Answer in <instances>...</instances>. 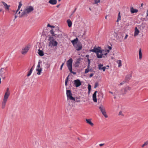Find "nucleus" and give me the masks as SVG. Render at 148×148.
<instances>
[{
	"instance_id": "nucleus-1",
	"label": "nucleus",
	"mask_w": 148,
	"mask_h": 148,
	"mask_svg": "<svg viewBox=\"0 0 148 148\" xmlns=\"http://www.w3.org/2000/svg\"><path fill=\"white\" fill-rule=\"evenodd\" d=\"M90 51L96 53L97 57L98 58H101L105 57L107 55L104 50H102L101 48H94L93 49L90 50Z\"/></svg>"
},
{
	"instance_id": "nucleus-2",
	"label": "nucleus",
	"mask_w": 148,
	"mask_h": 148,
	"mask_svg": "<svg viewBox=\"0 0 148 148\" xmlns=\"http://www.w3.org/2000/svg\"><path fill=\"white\" fill-rule=\"evenodd\" d=\"M34 10V7L32 6L27 7L23 10L21 13V17L28 14L32 11Z\"/></svg>"
},
{
	"instance_id": "nucleus-3",
	"label": "nucleus",
	"mask_w": 148,
	"mask_h": 148,
	"mask_svg": "<svg viewBox=\"0 0 148 148\" xmlns=\"http://www.w3.org/2000/svg\"><path fill=\"white\" fill-rule=\"evenodd\" d=\"M49 45L51 47H55L58 45L57 42L55 41L53 36H51L49 37Z\"/></svg>"
},
{
	"instance_id": "nucleus-4",
	"label": "nucleus",
	"mask_w": 148,
	"mask_h": 148,
	"mask_svg": "<svg viewBox=\"0 0 148 148\" xmlns=\"http://www.w3.org/2000/svg\"><path fill=\"white\" fill-rule=\"evenodd\" d=\"M66 95L68 99L72 101H75V99L72 96L71 91L70 90H66Z\"/></svg>"
},
{
	"instance_id": "nucleus-5",
	"label": "nucleus",
	"mask_w": 148,
	"mask_h": 148,
	"mask_svg": "<svg viewBox=\"0 0 148 148\" xmlns=\"http://www.w3.org/2000/svg\"><path fill=\"white\" fill-rule=\"evenodd\" d=\"M99 108L100 111L101 112L103 115L104 116L105 118H107L108 116L106 114V112L105 111V108L104 106L101 105L99 107Z\"/></svg>"
},
{
	"instance_id": "nucleus-6",
	"label": "nucleus",
	"mask_w": 148,
	"mask_h": 148,
	"mask_svg": "<svg viewBox=\"0 0 148 148\" xmlns=\"http://www.w3.org/2000/svg\"><path fill=\"white\" fill-rule=\"evenodd\" d=\"M72 63L73 60L72 58H70L69 60L67 61L66 64L69 69H70L71 70V69L72 68Z\"/></svg>"
},
{
	"instance_id": "nucleus-7",
	"label": "nucleus",
	"mask_w": 148,
	"mask_h": 148,
	"mask_svg": "<svg viewBox=\"0 0 148 148\" xmlns=\"http://www.w3.org/2000/svg\"><path fill=\"white\" fill-rule=\"evenodd\" d=\"M82 83L79 79H77L74 81V84L76 87L79 86L81 85Z\"/></svg>"
},
{
	"instance_id": "nucleus-8",
	"label": "nucleus",
	"mask_w": 148,
	"mask_h": 148,
	"mask_svg": "<svg viewBox=\"0 0 148 148\" xmlns=\"http://www.w3.org/2000/svg\"><path fill=\"white\" fill-rule=\"evenodd\" d=\"M77 51H79L82 49V45L81 43H79L74 46Z\"/></svg>"
},
{
	"instance_id": "nucleus-9",
	"label": "nucleus",
	"mask_w": 148,
	"mask_h": 148,
	"mask_svg": "<svg viewBox=\"0 0 148 148\" xmlns=\"http://www.w3.org/2000/svg\"><path fill=\"white\" fill-rule=\"evenodd\" d=\"M29 49V47L28 46H26L25 47L23 48L21 51V53L22 54L25 55L26 54L28 51Z\"/></svg>"
},
{
	"instance_id": "nucleus-10",
	"label": "nucleus",
	"mask_w": 148,
	"mask_h": 148,
	"mask_svg": "<svg viewBox=\"0 0 148 148\" xmlns=\"http://www.w3.org/2000/svg\"><path fill=\"white\" fill-rule=\"evenodd\" d=\"M131 88L129 86H127L124 88L122 89V92L123 94H126L127 92L129 90H130Z\"/></svg>"
},
{
	"instance_id": "nucleus-11",
	"label": "nucleus",
	"mask_w": 148,
	"mask_h": 148,
	"mask_svg": "<svg viewBox=\"0 0 148 148\" xmlns=\"http://www.w3.org/2000/svg\"><path fill=\"white\" fill-rule=\"evenodd\" d=\"M140 29L143 30H146L147 28V25L145 24H143L140 25Z\"/></svg>"
},
{
	"instance_id": "nucleus-12",
	"label": "nucleus",
	"mask_w": 148,
	"mask_h": 148,
	"mask_svg": "<svg viewBox=\"0 0 148 148\" xmlns=\"http://www.w3.org/2000/svg\"><path fill=\"white\" fill-rule=\"evenodd\" d=\"M103 66V64H99V65H98L99 69L100 70H103V71H105L106 68L105 67Z\"/></svg>"
},
{
	"instance_id": "nucleus-13",
	"label": "nucleus",
	"mask_w": 148,
	"mask_h": 148,
	"mask_svg": "<svg viewBox=\"0 0 148 148\" xmlns=\"http://www.w3.org/2000/svg\"><path fill=\"white\" fill-rule=\"evenodd\" d=\"M78 39L76 38L75 39H74L73 40L71 41V42L73 45V46H74L77 43V42L78 41Z\"/></svg>"
},
{
	"instance_id": "nucleus-14",
	"label": "nucleus",
	"mask_w": 148,
	"mask_h": 148,
	"mask_svg": "<svg viewBox=\"0 0 148 148\" xmlns=\"http://www.w3.org/2000/svg\"><path fill=\"white\" fill-rule=\"evenodd\" d=\"M97 91H95L92 95V98L93 101L95 102H97V99L96 98V94Z\"/></svg>"
},
{
	"instance_id": "nucleus-15",
	"label": "nucleus",
	"mask_w": 148,
	"mask_h": 148,
	"mask_svg": "<svg viewBox=\"0 0 148 148\" xmlns=\"http://www.w3.org/2000/svg\"><path fill=\"white\" fill-rule=\"evenodd\" d=\"M2 3H3L5 9L7 10H9L10 5H8L6 3L2 1Z\"/></svg>"
},
{
	"instance_id": "nucleus-16",
	"label": "nucleus",
	"mask_w": 148,
	"mask_h": 148,
	"mask_svg": "<svg viewBox=\"0 0 148 148\" xmlns=\"http://www.w3.org/2000/svg\"><path fill=\"white\" fill-rule=\"evenodd\" d=\"M57 3V0H50L49 1V3L52 5L56 4Z\"/></svg>"
},
{
	"instance_id": "nucleus-17",
	"label": "nucleus",
	"mask_w": 148,
	"mask_h": 148,
	"mask_svg": "<svg viewBox=\"0 0 148 148\" xmlns=\"http://www.w3.org/2000/svg\"><path fill=\"white\" fill-rule=\"evenodd\" d=\"M7 101L3 100L1 104V108L3 109L5 108Z\"/></svg>"
},
{
	"instance_id": "nucleus-18",
	"label": "nucleus",
	"mask_w": 148,
	"mask_h": 148,
	"mask_svg": "<svg viewBox=\"0 0 148 148\" xmlns=\"http://www.w3.org/2000/svg\"><path fill=\"white\" fill-rule=\"evenodd\" d=\"M5 68H1L0 69V75L2 76L5 73Z\"/></svg>"
},
{
	"instance_id": "nucleus-19",
	"label": "nucleus",
	"mask_w": 148,
	"mask_h": 148,
	"mask_svg": "<svg viewBox=\"0 0 148 148\" xmlns=\"http://www.w3.org/2000/svg\"><path fill=\"white\" fill-rule=\"evenodd\" d=\"M10 93H5L3 99V100H5V101H7L8 99V97L10 95Z\"/></svg>"
},
{
	"instance_id": "nucleus-20",
	"label": "nucleus",
	"mask_w": 148,
	"mask_h": 148,
	"mask_svg": "<svg viewBox=\"0 0 148 148\" xmlns=\"http://www.w3.org/2000/svg\"><path fill=\"white\" fill-rule=\"evenodd\" d=\"M130 12L132 13H136L138 12V10L136 9H134L133 7L130 8Z\"/></svg>"
},
{
	"instance_id": "nucleus-21",
	"label": "nucleus",
	"mask_w": 148,
	"mask_h": 148,
	"mask_svg": "<svg viewBox=\"0 0 148 148\" xmlns=\"http://www.w3.org/2000/svg\"><path fill=\"white\" fill-rule=\"evenodd\" d=\"M86 122L91 126H92L93 125V123L91 122L90 119H86Z\"/></svg>"
},
{
	"instance_id": "nucleus-22",
	"label": "nucleus",
	"mask_w": 148,
	"mask_h": 148,
	"mask_svg": "<svg viewBox=\"0 0 148 148\" xmlns=\"http://www.w3.org/2000/svg\"><path fill=\"white\" fill-rule=\"evenodd\" d=\"M36 70L38 72L37 73V75H40L42 70V68H36Z\"/></svg>"
},
{
	"instance_id": "nucleus-23",
	"label": "nucleus",
	"mask_w": 148,
	"mask_h": 148,
	"mask_svg": "<svg viewBox=\"0 0 148 148\" xmlns=\"http://www.w3.org/2000/svg\"><path fill=\"white\" fill-rule=\"evenodd\" d=\"M67 22L69 27H71L72 24L71 21L70 19H68L67 21Z\"/></svg>"
},
{
	"instance_id": "nucleus-24",
	"label": "nucleus",
	"mask_w": 148,
	"mask_h": 148,
	"mask_svg": "<svg viewBox=\"0 0 148 148\" xmlns=\"http://www.w3.org/2000/svg\"><path fill=\"white\" fill-rule=\"evenodd\" d=\"M139 33V31L138 29L136 27L135 28V30L134 36H136L138 35V34Z\"/></svg>"
},
{
	"instance_id": "nucleus-25",
	"label": "nucleus",
	"mask_w": 148,
	"mask_h": 148,
	"mask_svg": "<svg viewBox=\"0 0 148 148\" xmlns=\"http://www.w3.org/2000/svg\"><path fill=\"white\" fill-rule=\"evenodd\" d=\"M139 59L140 60L142 58V53L141 48H140L139 50Z\"/></svg>"
},
{
	"instance_id": "nucleus-26",
	"label": "nucleus",
	"mask_w": 148,
	"mask_h": 148,
	"mask_svg": "<svg viewBox=\"0 0 148 148\" xmlns=\"http://www.w3.org/2000/svg\"><path fill=\"white\" fill-rule=\"evenodd\" d=\"M118 64V67H120L122 66V61L120 60H118L116 62Z\"/></svg>"
},
{
	"instance_id": "nucleus-27",
	"label": "nucleus",
	"mask_w": 148,
	"mask_h": 148,
	"mask_svg": "<svg viewBox=\"0 0 148 148\" xmlns=\"http://www.w3.org/2000/svg\"><path fill=\"white\" fill-rule=\"evenodd\" d=\"M38 54L40 56H42L44 55V54L42 51L40 50V49L38 50Z\"/></svg>"
},
{
	"instance_id": "nucleus-28",
	"label": "nucleus",
	"mask_w": 148,
	"mask_h": 148,
	"mask_svg": "<svg viewBox=\"0 0 148 148\" xmlns=\"http://www.w3.org/2000/svg\"><path fill=\"white\" fill-rule=\"evenodd\" d=\"M33 68L32 67L30 69V70L29 71V72L27 74V76L28 77H29L30 75L31 74H32V71H33Z\"/></svg>"
},
{
	"instance_id": "nucleus-29",
	"label": "nucleus",
	"mask_w": 148,
	"mask_h": 148,
	"mask_svg": "<svg viewBox=\"0 0 148 148\" xmlns=\"http://www.w3.org/2000/svg\"><path fill=\"white\" fill-rule=\"evenodd\" d=\"M131 76L130 75H127L126 77V79L127 80H128L130 79Z\"/></svg>"
},
{
	"instance_id": "nucleus-30",
	"label": "nucleus",
	"mask_w": 148,
	"mask_h": 148,
	"mask_svg": "<svg viewBox=\"0 0 148 148\" xmlns=\"http://www.w3.org/2000/svg\"><path fill=\"white\" fill-rule=\"evenodd\" d=\"M121 16H120V12H119L118 14L117 21H120L121 20Z\"/></svg>"
},
{
	"instance_id": "nucleus-31",
	"label": "nucleus",
	"mask_w": 148,
	"mask_h": 148,
	"mask_svg": "<svg viewBox=\"0 0 148 148\" xmlns=\"http://www.w3.org/2000/svg\"><path fill=\"white\" fill-rule=\"evenodd\" d=\"M148 144V141L145 142L144 143L142 146V147H143L144 146L147 145Z\"/></svg>"
},
{
	"instance_id": "nucleus-32",
	"label": "nucleus",
	"mask_w": 148,
	"mask_h": 148,
	"mask_svg": "<svg viewBox=\"0 0 148 148\" xmlns=\"http://www.w3.org/2000/svg\"><path fill=\"white\" fill-rule=\"evenodd\" d=\"M50 32L52 34V36H54L55 37H56V34H54V33L53 32V30H51L50 31Z\"/></svg>"
},
{
	"instance_id": "nucleus-33",
	"label": "nucleus",
	"mask_w": 148,
	"mask_h": 148,
	"mask_svg": "<svg viewBox=\"0 0 148 148\" xmlns=\"http://www.w3.org/2000/svg\"><path fill=\"white\" fill-rule=\"evenodd\" d=\"M88 92H89L91 90V86L89 84L88 85Z\"/></svg>"
},
{
	"instance_id": "nucleus-34",
	"label": "nucleus",
	"mask_w": 148,
	"mask_h": 148,
	"mask_svg": "<svg viewBox=\"0 0 148 148\" xmlns=\"http://www.w3.org/2000/svg\"><path fill=\"white\" fill-rule=\"evenodd\" d=\"M147 15L146 16L145 18V20L146 21H148V10L147 11Z\"/></svg>"
},
{
	"instance_id": "nucleus-35",
	"label": "nucleus",
	"mask_w": 148,
	"mask_h": 148,
	"mask_svg": "<svg viewBox=\"0 0 148 148\" xmlns=\"http://www.w3.org/2000/svg\"><path fill=\"white\" fill-rule=\"evenodd\" d=\"M56 37H58L59 38H61L62 37V35L61 34H60L58 35L56 34Z\"/></svg>"
},
{
	"instance_id": "nucleus-36",
	"label": "nucleus",
	"mask_w": 148,
	"mask_h": 148,
	"mask_svg": "<svg viewBox=\"0 0 148 148\" xmlns=\"http://www.w3.org/2000/svg\"><path fill=\"white\" fill-rule=\"evenodd\" d=\"M69 70L70 71L71 73H72L73 74L75 75V74H76V72H74L72 71V68L71 69V70L70 69H69Z\"/></svg>"
},
{
	"instance_id": "nucleus-37",
	"label": "nucleus",
	"mask_w": 148,
	"mask_h": 148,
	"mask_svg": "<svg viewBox=\"0 0 148 148\" xmlns=\"http://www.w3.org/2000/svg\"><path fill=\"white\" fill-rule=\"evenodd\" d=\"M40 61H39L38 62V64L36 68H41L40 67Z\"/></svg>"
},
{
	"instance_id": "nucleus-38",
	"label": "nucleus",
	"mask_w": 148,
	"mask_h": 148,
	"mask_svg": "<svg viewBox=\"0 0 148 148\" xmlns=\"http://www.w3.org/2000/svg\"><path fill=\"white\" fill-rule=\"evenodd\" d=\"M98 85H99V84H98V82H96L95 84L94 87V88H96L98 86Z\"/></svg>"
},
{
	"instance_id": "nucleus-39",
	"label": "nucleus",
	"mask_w": 148,
	"mask_h": 148,
	"mask_svg": "<svg viewBox=\"0 0 148 148\" xmlns=\"http://www.w3.org/2000/svg\"><path fill=\"white\" fill-rule=\"evenodd\" d=\"M80 60V59H78L76 61L75 64H78L80 63L79 61Z\"/></svg>"
},
{
	"instance_id": "nucleus-40",
	"label": "nucleus",
	"mask_w": 148,
	"mask_h": 148,
	"mask_svg": "<svg viewBox=\"0 0 148 148\" xmlns=\"http://www.w3.org/2000/svg\"><path fill=\"white\" fill-rule=\"evenodd\" d=\"M89 70L88 69H86L85 70V73H87L89 72Z\"/></svg>"
},
{
	"instance_id": "nucleus-41",
	"label": "nucleus",
	"mask_w": 148,
	"mask_h": 148,
	"mask_svg": "<svg viewBox=\"0 0 148 148\" xmlns=\"http://www.w3.org/2000/svg\"><path fill=\"white\" fill-rule=\"evenodd\" d=\"M95 3H98L100 2V0H94Z\"/></svg>"
},
{
	"instance_id": "nucleus-42",
	"label": "nucleus",
	"mask_w": 148,
	"mask_h": 148,
	"mask_svg": "<svg viewBox=\"0 0 148 148\" xmlns=\"http://www.w3.org/2000/svg\"><path fill=\"white\" fill-rule=\"evenodd\" d=\"M119 115L121 116H123V114H122V112L121 111H120L119 112Z\"/></svg>"
},
{
	"instance_id": "nucleus-43",
	"label": "nucleus",
	"mask_w": 148,
	"mask_h": 148,
	"mask_svg": "<svg viewBox=\"0 0 148 148\" xmlns=\"http://www.w3.org/2000/svg\"><path fill=\"white\" fill-rule=\"evenodd\" d=\"M88 65L87 66V69H89L90 67V61L89 59H88Z\"/></svg>"
},
{
	"instance_id": "nucleus-44",
	"label": "nucleus",
	"mask_w": 148,
	"mask_h": 148,
	"mask_svg": "<svg viewBox=\"0 0 148 148\" xmlns=\"http://www.w3.org/2000/svg\"><path fill=\"white\" fill-rule=\"evenodd\" d=\"M45 65V67L47 68H49L50 66L49 64L48 63L46 64Z\"/></svg>"
},
{
	"instance_id": "nucleus-45",
	"label": "nucleus",
	"mask_w": 148,
	"mask_h": 148,
	"mask_svg": "<svg viewBox=\"0 0 148 148\" xmlns=\"http://www.w3.org/2000/svg\"><path fill=\"white\" fill-rule=\"evenodd\" d=\"M104 51H105L106 53L107 54H108V53H109L110 52V50L108 49V50H104Z\"/></svg>"
},
{
	"instance_id": "nucleus-46",
	"label": "nucleus",
	"mask_w": 148,
	"mask_h": 148,
	"mask_svg": "<svg viewBox=\"0 0 148 148\" xmlns=\"http://www.w3.org/2000/svg\"><path fill=\"white\" fill-rule=\"evenodd\" d=\"M64 64V63H63L62 65L61 66L60 68V70H62V68Z\"/></svg>"
},
{
	"instance_id": "nucleus-47",
	"label": "nucleus",
	"mask_w": 148,
	"mask_h": 148,
	"mask_svg": "<svg viewBox=\"0 0 148 148\" xmlns=\"http://www.w3.org/2000/svg\"><path fill=\"white\" fill-rule=\"evenodd\" d=\"M69 75H68L65 81V82H68V79H69Z\"/></svg>"
},
{
	"instance_id": "nucleus-48",
	"label": "nucleus",
	"mask_w": 148,
	"mask_h": 148,
	"mask_svg": "<svg viewBox=\"0 0 148 148\" xmlns=\"http://www.w3.org/2000/svg\"><path fill=\"white\" fill-rule=\"evenodd\" d=\"M47 27H54L53 26H51V25H50L49 24H48V25H47Z\"/></svg>"
},
{
	"instance_id": "nucleus-49",
	"label": "nucleus",
	"mask_w": 148,
	"mask_h": 148,
	"mask_svg": "<svg viewBox=\"0 0 148 148\" xmlns=\"http://www.w3.org/2000/svg\"><path fill=\"white\" fill-rule=\"evenodd\" d=\"M6 93H10V92L9 90V88H7L6 90V92H5Z\"/></svg>"
},
{
	"instance_id": "nucleus-50",
	"label": "nucleus",
	"mask_w": 148,
	"mask_h": 148,
	"mask_svg": "<svg viewBox=\"0 0 148 148\" xmlns=\"http://www.w3.org/2000/svg\"><path fill=\"white\" fill-rule=\"evenodd\" d=\"M128 36L127 34H126L125 36V37L124 38V39L125 40L127 39V37H128Z\"/></svg>"
},
{
	"instance_id": "nucleus-51",
	"label": "nucleus",
	"mask_w": 148,
	"mask_h": 148,
	"mask_svg": "<svg viewBox=\"0 0 148 148\" xmlns=\"http://www.w3.org/2000/svg\"><path fill=\"white\" fill-rule=\"evenodd\" d=\"M94 75V74L93 73H91L90 74V77H92Z\"/></svg>"
},
{
	"instance_id": "nucleus-52",
	"label": "nucleus",
	"mask_w": 148,
	"mask_h": 148,
	"mask_svg": "<svg viewBox=\"0 0 148 148\" xmlns=\"http://www.w3.org/2000/svg\"><path fill=\"white\" fill-rule=\"evenodd\" d=\"M22 5V4H21V2H19V5H19L20 6H21Z\"/></svg>"
},
{
	"instance_id": "nucleus-53",
	"label": "nucleus",
	"mask_w": 148,
	"mask_h": 148,
	"mask_svg": "<svg viewBox=\"0 0 148 148\" xmlns=\"http://www.w3.org/2000/svg\"><path fill=\"white\" fill-rule=\"evenodd\" d=\"M108 48L110 50H111L112 49L111 47L110 46H108Z\"/></svg>"
},
{
	"instance_id": "nucleus-54",
	"label": "nucleus",
	"mask_w": 148,
	"mask_h": 148,
	"mask_svg": "<svg viewBox=\"0 0 148 148\" xmlns=\"http://www.w3.org/2000/svg\"><path fill=\"white\" fill-rule=\"evenodd\" d=\"M124 83H125V82L124 81L123 82H121V83H120V85H123V84H124Z\"/></svg>"
},
{
	"instance_id": "nucleus-55",
	"label": "nucleus",
	"mask_w": 148,
	"mask_h": 148,
	"mask_svg": "<svg viewBox=\"0 0 148 148\" xmlns=\"http://www.w3.org/2000/svg\"><path fill=\"white\" fill-rule=\"evenodd\" d=\"M104 144H100L99 145V146L100 147L103 146L104 145Z\"/></svg>"
},
{
	"instance_id": "nucleus-56",
	"label": "nucleus",
	"mask_w": 148,
	"mask_h": 148,
	"mask_svg": "<svg viewBox=\"0 0 148 148\" xmlns=\"http://www.w3.org/2000/svg\"><path fill=\"white\" fill-rule=\"evenodd\" d=\"M21 6H20L19 5H18V9H20V8H21Z\"/></svg>"
},
{
	"instance_id": "nucleus-57",
	"label": "nucleus",
	"mask_w": 148,
	"mask_h": 148,
	"mask_svg": "<svg viewBox=\"0 0 148 148\" xmlns=\"http://www.w3.org/2000/svg\"><path fill=\"white\" fill-rule=\"evenodd\" d=\"M67 82H65V86H67Z\"/></svg>"
},
{
	"instance_id": "nucleus-58",
	"label": "nucleus",
	"mask_w": 148,
	"mask_h": 148,
	"mask_svg": "<svg viewBox=\"0 0 148 148\" xmlns=\"http://www.w3.org/2000/svg\"><path fill=\"white\" fill-rule=\"evenodd\" d=\"M109 92V93H110L111 94H112L113 95V93L112 92H111V91H110Z\"/></svg>"
},
{
	"instance_id": "nucleus-59",
	"label": "nucleus",
	"mask_w": 148,
	"mask_h": 148,
	"mask_svg": "<svg viewBox=\"0 0 148 148\" xmlns=\"http://www.w3.org/2000/svg\"><path fill=\"white\" fill-rule=\"evenodd\" d=\"M60 4H59V5H57L56 6V7H57V8H58V7H59V6H60Z\"/></svg>"
},
{
	"instance_id": "nucleus-60",
	"label": "nucleus",
	"mask_w": 148,
	"mask_h": 148,
	"mask_svg": "<svg viewBox=\"0 0 148 148\" xmlns=\"http://www.w3.org/2000/svg\"><path fill=\"white\" fill-rule=\"evenodd\" d=\"M106 67H108V68H107V69H108L109 68V66H108V65H107V66H106Z\"/></svg>"
},
{
	"instance_id": "nucleus-61",
	"label": "nucleus",
	"mask_w": 148,
	"mask_h": 148,
	"mask_svg": "<svg viewBox=\"0 0 148 148\" xmlns=\"http://www.w3.org/2000/svg\"><path fill=\"white\" fill-rule=\"evenodd\" d=\"M20 9H18V8L17 10H16V13H17V12H18V11Z\"/></svg>"
},
{
	"instance_id": "nucleus-62",
	"label": "nucleus",
	"mask_w": 148,
	"mask_h": 148,
	"mask_svg": "<svg viewBox=\"0 0 148 148\" xmlns=\"http://www.w3.org/2000/svg\"><path fill=\"white\" fill-rule=\"evenodd\" d=\"M16 18H17V16H16H16H15V19H16Z\"/></svg>"
},
{
	"instance_id": "nucleus-63",
	"label": "nucleus",
	"mask_w": 148,
	"mask_h": 148,
	"mask_svg": "<svg viewBox=\"0 0 148 148\" xmlns=\"http://www.w3.org/2000/svg\"><path fill=\"white\" fill-rule=\"evenodd\" d=\"M2 9L0 8V12H1L2 11Z\"/></svg>"
},
{
	"instance_id": "nucleus-64",
	"label": "nucleus",
	"mask_w": 148,
	"mask_h": 148,
	"mask_svg": "<svg viewBox=\"0 0 148 148\" xmlns=\"http://www.w3.org/2000/svg\"><path fill=\"white\" fill-rule=\"evenodd\" d=\"M20 12H20V11L19 12H18V14H20Z\"/></svg>"
}]
</instances>
